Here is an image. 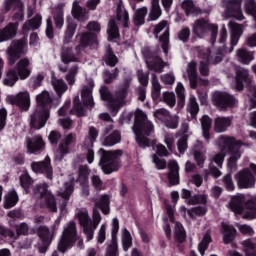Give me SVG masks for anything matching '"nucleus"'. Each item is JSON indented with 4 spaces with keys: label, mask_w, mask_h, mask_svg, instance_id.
I'll list each match as a JSON object with an SVG mask.
<instances>
[{
    "label": "nucleus",
    "mask_w": 256,
    "mask_h": 256,
    "mask_svg": "<svg viewBox=\"0 0 256 256\" xmlns=\"http://www.w3.org/2000/svg\"><path fill=\"white\" fill-rule=\"evenodd\" d=\"M12 12V21H15L14 23H19V21H23V19H25V4L22 7L13 10Z\"/></svg>",
    "instance_id": "69168bd1"
},
{
    "label": "nucleus",
    "mask_w": 256,
    "mask_h": 256,
    "mask_svg": "<svg viewBox=\"0 0 256 256\" xmlns=\"http://www.w3.org/2000/svg\"><path fill=\"white\" fill-rule=\"evenodd\" d=\"M153 115L155 119H158V121H161L162 123H165V121L171 117V113L165 108L156 110Z\"/></svg>",
    "instance_id": "e2e57ef3"
},
{
    "label": "nucleus",
    "mask_w": 256,
    "mask_h": 256,
    "mask_svg": "<svg viewBox=\"0 0 256 256\" xmlns=\"http://www.w3.org/2000/svg\"><path fill=\"white\" fill-rule=\"evenodd\" d=\"M77 73H79V66L74 65L69 70L65 76V79L68 85H75V77H77Z\"/></svg>",
    "instance_id": "052dcab7"
},
{
    "label": "nucleus",
    "mask_w": 256,
    "mask_h": 256,
    "mask_svg": "<svg viewBox=\"0 0 256 256\" xmlns=\"http://www.w3.org/2000/svg\"><path fill=\"white\" fill-rule=\"evenodd\" d=\"M48 187L47 184L37 185L34 188V194L36 197H40L43 207H46L52 213H57V201H55V196L48 190Z\"/></svg>",
    "instance_id": "1a4fd4ad"
},
{
    "label": "nucleus",
    "mask_w": 256,
    "mask_h": 256,
    "mask_svg": "<svg viewBox=\"0 0 256 256\" xmlns=\"http://www.w3.org/2000/svg\"><path fill=\"white\" fill-rule=\"evenodd\" d=\"M96 207H99L104 215H109V196L102 195L96 202Z\"/></svg>",
    "instance_id": "4d7b16f0"
},
{
    "label": "nucleus",
    "mask_w": 256,
    "mask_h": 256,
    "mask_svg": "<svg viewBox=\"0 0 256 256\" xmlns=\"http://www.w3.org/2000/svg\"><path fill=\"white\" fill-rule=\"evenodd\" d=\"M159 33H162L159 41L162 43L163 53L167 55V53H169V23H167V21L162 20L154 27V35L156 39L159 37Z\"/></svg>",
    "instance_id": "2eb2a0df"
},
{
    "label": "nucleus",
    "mask_w": 256,
    "mask_h": 256,
    "mask_svg": "<svg viewBox=\"0 0 256 256\" xmlns=\"http://www.w3.org/2000/svg\"><path fill=\"white\" fill-rule=\"evenodd\" d=\"M145 63L150 71H154L155 73H163V69L167 67V62L163 61L161 57L151 55L147 56L145 59Z\"/></svg>",
    "instance_id": "b1692460"
},
{
    "label": "nucleus",
    "mask_w": 256,
    "mask_h": 256,
    "mask_svg": "<svg viewBox=\"0 0 256 256\" xmlns=\"http://www.w3.org/2000/svg\"><path fill=\"white\" fill-rule=\"evenodd\" d=\"M31 168L34 173H44L48 179H53V168L49 156H46L42 162H33Z\"/></svg>",
    "instance_id": "6ab92c4d"
},
{
    "label": "nucleus",
    "mask_w": 256,
    "mask_h": 256,
    "mask_svg": "<svg viewBox=\"0 0 256 256\" xmlns=\"http://www.w3.org/2000/svg\"><path fill=\"white\" fill-rule=\"evenodd\" d=\"M14 70L18 74L21 81L29 79V77L31 76V60L29 58L20 59L17 62Z\"/></svg>",
    "instance_id": "4be33fe9"
},
{
    "label": "nucleus",
    "mask_w": 256,
    "mask_h": 256,
    "mask_svg": "<svg viewBox=\"0 0 256 256\" xmlns=\"http://www.w3.org/2000/svg\"><path fill=\"white\" fill-rule=\"evenodd\" d=\"M201 127H202V137L205 139L206 143H209L211 139V135L209 134V131L211 129V118L207 115H204L201 119Z\"/></svg>",
    "instance_id": "4c0bfd02"
},
{
    "label": "nucleus",
    "mask_w": 256,
    "mask_h": 256,
    "mask_svg": "<svg viewBox=\"0 0 256 256\" xmlns=\"http://www.w3.org/2000/svg\"><path fill=\"white\" fill-rule=\"evenodd\" d=\"M235 75V89H237V91H243V89H245V83H251L249 70L238 66L235 68Z\"/></svg>",
    "instance_id": "a211bd4d"
},
{
    "label": "nucleus",
    "mask_w": 256,
    "mask_h": 256,
    "mask_svg": "<svg viewBox=\"0 0 256 256\" xmlns=\"http://www.w3.org/2000/svg\"><path fill=\"white\" fill-rule=\"evenodd\" d=\"M222 229L223 241L225 245H229L237 236V229L227 222H222Z\"/></svg>",
    "instance_id": "7c9ffc66"
},
{
    "label": "nucleus",
    "mask_w": 256,
    "mask_h": 256,
    "mask_svg": "<svg viewBox=\"0 0 256 256\" xmlns=\"http://www.w3.org/2000/svg\"><path fill=\"white\" fill-rule=\"evenodd\" d=\"M242 246L246 256H256V245L253 240L248 239L242 242Z\"/></svg>",
    "instance_id": "5fc2aeb1"
},
{
    "label": "nucleus",
    "mask_w": 256,
    "mask_h": 256,
    "mask_svg": "<svg viewBox=\"0 0 256 256\" xmlns=\"http://www.w3.org/2000/svg\"><path fill=\"white\" fill-rule=\"evenodd\" d=\"M119 141H121V133L114 131L104 140L103 145L104 147H113V145H117Z\"/></svg>",
    "instance_id": "864d4df0"
},
{
    "label": "nucleus",
    "mask_w": 256,
    "mask_h": 256,
    "mask_svg": "<svg viewBox=\"0 0 256 256\" xmlns=\"http://www.w3.org/2000/svg\"><path fill=\"white\" fill-rule=\"evenodd\" d=\"M133 132L139 147L145 149L151 145L149 137H153L155 126H153V122L147 119V114L140 109L135 112Z\"/></svg>",
    "instance_id": "7ed1b4c3"
},
{
    "label": "nucleus",
    "mask_w": 256,
    "mask_h": 256,
    "mask_svg": "<svg viewBox=\"0 0 256 256\" xmlns=\"http://www.w3.org/2000/svg\"><path fill=\"white\" fill-rule=\"evenodd\" d=\"M118 249L117 240L113 238L111 244L106 249V256H119Z\"/></svg>",
    "instance_id": "338daca9"
},
{
    "label": "nucleus",
    "mask_w": 256,
    "mask_h": 256,
    "mask_svg": "<svg viewBox=\"0 0 256 256\" xmlns=\"http://www.w3.org/2000/svg\"><path fill=\"white\" fill-rule=\"evenodd\" d=\"M209 243H211V235L209 233H206L202 241L198 244V251L200 255H205V251L209 249Z\"/></svg>",
    "instance_id": "bf43d9fd"
},
{
    "label": "nucleus",
    "mask_w": 256,
    "mask_h": 256,
    "mask_svg": "<svg viewBox=\"0 0 256 256\" xmlns=\"http://www.w3.org/2000/svg\"><path fill=\"white\" fill-rule=\"evenodd\" d=\"M43 21V17L41 14H36L35 17L32 20L27 21L23 25V31H29L32 29V31H35L36 29H39L41 27V22Z\"/></svg>",
    "instance_id": "a19ab883"
},
{
    "label": "nucleus",
    "mask_w": 256,
    "mask_h": 256,
    "mask_svg": "<svg viewBox=\"0 0 256 256\" xmlns=\"http://www.w3.org/2000/svg\"><path fill=\"white\" fill-rule=\"evenodd\" d=\"M197 51L200 59V74L207 77L209 75V55H211V50L209 48L198 47Z\"/></svg>",
    "instance_id": "412c9836"
},
{
    "label": "nucleus",
    "mask_w": 256,
    "mask_h": 256,
    "mask_svg": "<svg viewBox=\"0 0 256 256\" xmlns=\"http://www.w3.org/2000/svg\"><path fill=\"white\" fill-rule=\"evenodd\" d=\"M19 201V196L17 195V192L14 190L8 192L5 196L4 200V208L5 209H11V207H15Z\"/></svg>",
    "instance_id": "37998d69"
},
{
    "label": "nucleus",
    "mask_w": 256,
    "mask_h": 256,
    "mask_svg": "<svg viewBox=\"0 0 256 256\" xmlns=\"http://www.w3.org/2000/svg\"><path fill=\"white\" fill-rule=\"evenodd\" d=\"M93 87H95V82L89 80L88 86L82 88L81 99L86 107H94L95 105V102H93Z\"/></svg>",
    "instance_id": "a878e982"
},
{
    "label": "nucleus",
    "mask_w": 256,
    "mask_h": 256,
    "mask_svg": "<svg viewBox=\"0 0 256 256\" xmlns=\"http://www.w3.org/2000/svg\"><path fill=\"white\" fill-rule=\"evenodd\" d=\"M147 7L143 6L140 9L135 10L134 16H133V21L134 25L141 26L143 23H145V17H147Z\"/></svg>",
    "instance_id": "c03bdc74"
},
{
    "label": "nucleus",
    "mask_w": 256,
    "mask_h": 256,
    "mask_svg": "<svg viewBox=\"0 0 256 256\" xmlns=\"http://www.w3.org/2000/svg\"><path fill=\"white\" fill-rule=\"evenodd\" d=\"M105 61L106 65H109L110 67H115V65H117V56L113 54V50H111V47L109 46L106 49Z\"/></svg>",
    "instance_id": "0e129e2a"
},
{
    "label": "nucleus",
    "mask_w": 256,
    "mask_h": 256,
    "mask_svg": "<svg viewBox=\"0 0 256 256\" xmlns=\"http://www.w3.org/2000/svg\"><path fill=\"white\" fill-rule=\"evenodd\" d=\"M163 101L169 107H175V103H177V100L175 98V93H173V92H164L163 93Z\"/></svg>",
    "instance_id": "774afa93"
},
{
    "label": "nucleus",
    "mask_w": 256,
    "mask_h": 256,
    "mask_svg": "<svg viewBox=\"0 0 256 256\" xmlns=\"http://www.w3.org/2000/svg\"><path fill=\"white\" fill-rule=\"evenodd\" d=\"M38 236L42 240V243H51V233L47 226H40L38 229Z\"/></svg>",
    "instance_id": "680f3d73"
},
{
    "label": "nucleus",
    "mask_w": 256,
    "mask_h": 256,
    "mask_svg": "<svg viewBox=\"0 0 256 256\" xmlns=\"http://www.w3.org/2000/svg\"><path fill=\"white\" fill-rule=\"evenodd\" d=\"M187 214L191 219H197V217H203L207 215V205L193 207L187 210Z\"/></svg>",
    "instance_id": "49530a36"
},
{
    "label": "nucleus",
    "mask_w": 256,
    "mask_h": 256,
    "mask_svg": "<svg viewBox=\"0 0 256 256\" xmlns=\"http://www.w3.org/2000/svg\"><path fill=\"white\" fill-rule=\"evenodd\" d=\"M231 127V118L218 116L214 120V131L216 133H225Z\"/></svg>",
    "instance_id": "473e14b6"
},
{
    "label": "nucleus",
    "mask_w": 256,
    "mask_h": 256,
    "mask_svg": "<svg viewBox=\"0 0 256 256\" xmlns=\"http://www.w3.org/2000/svg\"><path fill=\"white\" fill-rule=\"evenodd\" d=\"M161 15L162 11L161 6L159 5V0H152L151 10L148 14V21H157Z\"/></svg>",
    "instance_id": "ea45409f"
},
{
    "label": "nucleus",
    "mask_w": 256,
    "mask_h": 256,
    "mask_svg": "<svg viewBox=\"0 0 256 256\" xmlns=\"http://www.w3.org/2000/svg\"><path fill=\"white\" fill-rule=\"evenodd\" d=\"M241 3H243V0H224V19H229V17H235V19H237L238 21H243V19H245V16H243V11H241Z\"/></svg>",
    "instance_id": "ddd939ff"
},
{
    "label": "nucleus",
    "mask_w": 256,
    "mask_h": 256,
    "mask_svg": "<svg viewBox=\"0 0 256 256\" xmlns=\"http://www.w3.org/2000/svg\"><path fill=\"white\" fill-rule=\"evenodd\" d=\"M168 169L169 183H171L172 185H179V163H177V161L175 160H171L168 163Z\"/></svg>",
    "instance_id": "2f4dec72"
},
{
    "label": "nucleus",
    "mask_w": 256,
    "mask_h": 256,
    "mask_svg": "<svg viewBox=\"0 0 256 256\" xmlns=\"http://www.w3.org/2000/svg\"><path fill=\"white\" fill-rule=\"evenodd\" d=\"M212 103L220 111H225L229 107H235L237 100L227 92L216 91L212 95Z\"/></svg>",
    "instance_id": "f8f14e48"
},
{
    "label": "nucleus",
    "mask_w": 256,
    "mask_h": 256,
    "mask_svg": "<svg viewBox=\"0 0 256 256\" xmlns=\"http://www.w3.org/2000/svg\"><path fill=\"white\" fill-rule=\"evenodd\" d=\"M76 219H78L81 227H83V233L87 237V241H91L95 235V230L101 223V214L95 207L93 209L92 219L89 217V212L87 210H79L76 213Z\"/></svg>",
    "instance_id": "39448f33"
},
{
    "label": "nucleus",
    "mask_w": 256,
    "mask_h": 256,
    "mask_svg": "<svg viewBox=\"0 0 256 256\" xmlns=\"http://www.w3.org/2000/svg\"><path fill=\"white\" fill-rule=\"evenodd\" d=\"M79 101V96H76L73 100L74 106L71 113L72 115H76V117H85V115H87V111L84 110Z\"/></svg>",
    "instance_id": "3c124183"
},
{
    "label": "nucleus",
    "mask_w": 256,
    "mask_h": 256,
    "mask_svg": "<svg viewBox=\"0 0 256 256\" xmlns=\"http://www.w3.org/2000/svg\"><path fill=\"white\" fill-rule=\"evenodd\" d=\"M49 116V109L36 107L34 112L30 115V127L33 129H43L49 120Z\"/></svg>",
    "instance_id": "4468645a"
},
{
    "label": "nucleus",
    "mask_w": 256,
    "mask_h": 256,
    "mask_svg": "<svg viewBox=\"0 0 256 256\" xmlns=\"http://www.w3.org/2000/svg\"><path fill=\"white\" fill-rule=\"evenodd\" d=\"M36 107L40 109H48V111L53 107V96L49 91L44 90L40 94L36 95Z\"/></svg>",
    "instance_id": "c85d7f7f"
},
{
    "label": "nucleus",
    "mask_w": 256,
    "mask_h": 256,
    "mask_svg": "<svg viewBox=\"0 0 256 256\" xmlns=\"http://www.w3.org/2000/svg\"><path fill=\"white\" fill-rule=\"evenodd\" d=\"M122 245L124 251H129V248L133 245V238L131 237V233L126 228L122 233Z\"/></svg>",
    "instance_id": "13d9d810"
},
{
    "label": "nucleus",
    "mask_w": 256,
    "mask_h": 256,
    "mask_svg": "<svg viewBox=\"0 0 256 256\" xmlns=\"http://www.w3.org/2000/svg\"><path fill=\"white\" fill-rule=\"evenodd\" d=\"M75 141V135L68 134L65 136L64 140L60 144L59 152L56 154V159L61 161L63 159V155H66L69 151V145Z\"/></svg>",
    "instance_id": "72a5a7b5"
},
{
    "label": "nucleus",
    "mask_w": 256,
    "mask_h": 256,
    "mask_svg": "<svg viewBox=\"0 0 256 256\" xmlns=\"http://www.w3.org/2000/svg\"><path fill=\"white\" fill-rule=\"evenodd\" d=\"M17 29H19V23L10 22L4 28L0 29V43L9 41L17 35Z\"/></svg>",
    "instance_id": "bb28decb"
},
{
    "label": "nucleus",
    "mask_w": 256,
    "mask_h": 256,
    "mask_svg": "<svg viewBox=\"0 0 256 256\" xmlns=\"http://www.w3.org/2000/svg\"><path fill=\"white\" fill-rule=\"evenodd\" d=\"M192 31L196 37L200 38L205 37L211 31V43H215L217 41L219 27L216 24H210L205 19H198L194 22Z\"/></svg>",
    "instance_id": "6e6552de"
},
{
    "label": "nucleus",
    "mask_w": 256,
    "mask_h": 256,
    "mask_svg": "<svg viewBox=\"0 0 256 256\" xmlns=\"http://www.w3.org/2000/svg\"><path fill=\"white\" fill-rule=\"evenodd\" d=\"M6 53L9 65L17 63V61L21 59V55H25L27 53V40L12 41Z\"/></svg>",
    "instance_id": "9b49d317"
},
{
    "label": "nucleus",
    "mask_w": 256,
    "mask_h": 256,
    "mask_svg": "<svg viewBox=\"0 0 256 256\" xmlns=\"http://www.w3.org/2000/svg\"><path fill=\"white\" fill-rule=\"evenodd\" d=\"M98 155L100 157L98 165L101 167L105 175H111V173L119 171V167H121V161L119 158L121 155H123L121 150L107 151L103 148H100L98 150Z\"/></svg>",
    "instance_id": "423d86ee"
},
{
    "label": "nucleus",
    "mask_w": 256,
    "mask_h": 256,
    "mask_svg": "<svg viewBox=\"0 0 256 256\" xmlns=\"http://www.w3.org/2000/svg\"><path fill=\"white\" fill-rule=\"evenodd\" d=\"M24 5L25 4L22 0H4V13H9V11H16Z\"/></svg>",
    "instance_id": "09e8293b"
},
{
    "label": "nucleus",
    "mask_w": 256,
    "mask_h": 256,
    "mask_svg": "<svg viewBox=\"0 0 256 256\" xmlns=\"http://www.w3.org/2000/svg\"><path fill=\"white\" fill-rule=\"evenodd\" d=\"M174 237L180 243H183L187 238V234H185V228H183V224L176 222L174 227Z\"/></svg>",
    "instance_id": "603ef678"
},
{
    "label": "nucleus",
    "mask_w": 256,
    "mask_h": 256,
    "mask_svg": "<svg viewBox=\"0 0 256 256\" xmlns=\"http://www.w3.org/2000/svg\"><path fill=\"white\" fill-rule=\"evenodd\" d=\"M239 189H253L255 187V176L249 169H244L235 175Z\"/></svg>",
    "instance_id": "dca6fc26"
},
{
    "label": "nucleus",
    "mask_w": 256,
    "mask_h": 256,
    "mask_svg": "<svg viewBox=\"0 0 256 256\" xmlns=\"http://www.w3.org/2000/svg\"><path fill=\"white\" fill-rule=\"evenodd\" d=\"M187 77L192 89H197V63L190 62L187 66Z\"/></svg>",
    "instance_id": "c9c22d12"
},
{
    "label": "nucleus",
    "mask_w": 256,
    "mask_h": 256,
    "mask_svg": "<svg viewBox=\"0 0 256 256\" xmlns=\"http://www.w3.org/2000/svg\"><path fill=\"white\" fill-rule=\"evenodd\" d=\"M228 27L231 31V47L229 53H233L235 47H237V43H239V39H241V35H243V25L237 24L235 21H230Z\"/></svg>",
    "instance_id": "aec40b11"
},
{
    "label": "nucleus",
    "mask_w": 256,
    "mask_h": 256,
    "mask_svg": "<svg viewBox=\"0 0 256 256\" xmlns=\"http://www.w3.org/2000/svg\"><path fill=\"white\" fill-rule=\"evenodd\" d=\"M77 240V227L75 222H69L64 228L61 240L58 244V251L65 253Z\"/></svg>",
    "instance_id": "9d476101"
},
{
    "label": "nucleus",
    "mask_w": 256,
    "mask_h": 256,
    "mask_svg": "<svg viewBox=\"0 0 256 256\" xmlns=\"http://www.w3.org/2000/svg\"><path fill=\"white\" fill-rule=\"evenodd\" d=\"M187 111L190 113L191 117H196L197 113H199V103H197L195 96H190Z\"/></svg>",
    "instance_id": "6e6d98bb"
},
{
    "label": "nucleus",
    "mask_w": 256,
    "mask_h": 256,
    "mask_svg": "<svg viewBox=\"0 0 256 256\" xmlns=\"http://www.w3.org/2000/svg\"><path fill=\"white\" fill-rule=\"evenodd\" d=\"M107 33L109 41H113V39H117L119 37V28L117 27V23H115L114 19L109 21Z\"/></svg>",
    "instance_id": "8fccbe9b"
},
{
    "label": "nucleus",
    "mask_w": 256,
    "mask_h": 256,
    "mask_svg": "<svg viewBox=\"0 0 256 256\" xmlns=\"http://www.w3.org/2000/svg\"><path fill=\"white\" fill-rule=\"evenodd\" d=\"M72 15L74 19H77L78 21H87V19H89V14H87L85 9L80 7L79 2L77 1L73 2Z\"/></svg>",
    "instance_id": "e433bc0d"
},
{
    "label": "nucleus",
    "mask_w": 256,
    "mask_h": 256,
    "mask_svg": "<svg viewBox=\"0 0 256 256\" xmlns=\"http://www.w3.org/2000/svg\"><path fill=\"white\" fill-rule=\"evenodd\" d=\"M52 17L56 29H63V25H65V3H59L52 9Z\"/></svg>",
    "instance_id": "393cba45"
},
{
    "label": "nucleus",
    "mask_w": 256,
    "mask_h": 256,
    "mask_svg": "<svg viewBox=\"0 0 256 256\" xmlns=\"http://www.w3.org/2000/svg\"><path fill=\"white\" fill-rule=\"evenodd\" d=\"M236 59L239 63H242V65H250L255 57L253 53L249 52L247 49L240 48L236 50Z\"/></svg>",
    "instance_id": "f704fd0d"
},
{
    "label": "nucleus",
    "mask_w": 256,
    "mask_h": 256,
    "mask_svg": "<svg viewBox=\"0 0 256 256\" xmlns=\"http://www.w3.org/2000/svg\"><path fill=\"white\" fill-rule=\"evenodd\" d=\"M25 145L27 149V153H39V151H43L45 149V142H43V137L40 135H36L33 138H26Z\"/></svg>",
    "instance_id": "5701e85b"
},
{
    "label": "nucleus",
    "mask_w": 256,
    "mask_h": 256,
    "mask_svg": "<svg viewBox=\"0 0 256 256\" xmlns=\"http://www.w3.org/2000/svg\"><path fill=\"white\" fill-rule=\"evenodd\" d=\"M129 89V84H124L118 88L115 96H111V92H109V88L107 86H102L100 88V95L103 101H108V108L113 115H117L119 109L123 107V103L125 101V97H127V91Z\"/></svg>",
    "instance_id": "20e7f679"
},
{
    "label": "nucleus",
    "mask_w": 256,
    "mask_h": 256,
    "mask_svg": "<svg viewBox=\"0 0 256 256\" xmlns=\"http://www.w3.org/2000/svg\"><path fill=\"white\" fill-rule=\"evenodd\" d=\"M19 74L15 69H10L6 72V76L3 79V84L7 87H13L15 83L19 81Z\"/></svg>",
    "instance_id": "79ce46f5"
},
{
    "label": "nucleus",
    "mask_w": 256,
    "mask_h": 256,
    "mask_svg": "<svg viewBox=\"0 0 256 256\" xmlns=\"http://www.w3.org/2000/svg\"><path fill=\"white\" fill-rule=\"evenodd\" d=\"M117 20L122 21L123 27H129V13L125 10L123 2L120 1L116 10Z\"/></svg>",
    "instance_id": "58836bf2"
},
{
    "label": "nucleus",
    "mask_w": 256,
    "mask_h": 256,
    "mask_svg": "<svg viewBox=\"0 0 256 256\" xmlns=\"http://www.w3.org/2000/svg\"><path fill=\"white\" fill-rule=\"evenodd\" d=\"M245 205V195L238 194L233 196L229 207L235 215H242L243 219H255L256 218V198L254 200H250Z\"/></svg>",
    "instance_id": "0eeeda50"
},
{
    "label": "nucleus",
    "mask_w": 256,
    "mask_h": 256,
    "mask_svg": "<svg viewBox=\"0 0 256 256\" xmlns=\"http://www.w3.org/2000/svg\"><path fill=\"white\" fill-rule=\"evenodd\" d=\"M243 145V142L233 137L220 136L217 140V146L220 152L213 156L212 161L216 163L218 167H222L225 156L229 153L228 167L236 169L237 161L241 159V154L243 153L241 149Z\"/></svg>",
    "instance_id": "f03ea898"
},
{
    "label": "nucleus",
    "mask_w": 256,
    "mask_h": 256,
    "mask_svg": "<svg viewBox=\"0 0 256 256\" xmlns=\"http://www.w3.org/2000/svg\"><path fill=\"white\" fill-rule=\"evenodd\" d=\"M152 99L153 101H158L161 97V83H159V79L157 78V75H152Z\"/></svg>",
    "instance_id": "a18cd8bd"
},
{
    "label": "nucleus",
    "mask_w": 256,
    "mask_h": 256,
    "mask_svg": "<svg viewBox=\"0 0 256 256\" xmlns=\"http://www.w3.org/2000/svg\"><path fill=\"white\" fill-rule=\"evenodd\" d=\"M77 31V23L73 19H68L66 22V30L64 33V44L62 47L61 61L66 65L68 63H78L81 61V53L91 47L92 49H97L99 45V40H97V34L91 32H83L76 37H80L79 45L75 47L76 53L73 54V48L67 47V44L71 43V39L75 37V32Z\"/></svg>",
    "instance_id": "f257e3e1"
},
{
    "label": "nucleus",
    "mask_w": 256,
    "mask_h": 256,
    "mask_svg": "<svg viewBox=\"0 0 256 256\" xmlns=\"http://www.w3.org/2000/svg\"><path fill=\"white\" fill-rule=\"evenodd\" d=\"M51 85L58 96L57 103L54 105V107H57L59 103H61V98L65 93H67V90L69 89V86H67V83H65V80L63 79H57V78H52L51 80Z\"/></svg>",
    "instance_id": "cd10ccee"
},
{
    "label": "nucleus",
    "mask_w": 256,
    "mask_h": 256,
    "mask_svg": "<svg viewBox=\"0 0 256 256\" xmlns=\"http://www.w3.org/2000/svg\"><path fill=\"white\" fill-rule=\"evenodd\" d=\"M7 101L11 105H17L22 111H29V107H31L29 91L19 92L17 96H8Z\"/></svg>",
    "instance_id": "f3484780"
},
{
    "label": "nucleus",
    "mask_w": 256,
    "mask_h": 256,
    "mask_svg": "<svg viewBox=\"0 0 256 256\" xmlns=\"http://www.w3.org/2000/svg\"><path fill=\"white\" fill-rule=\"evenodd\" d=\"M73 191H75V187L73 186V181L66 182L63 188L58 191L60 197H62L63 202L60 205L61 211H64L65 207H67V202L69 201V197L73 195Z\"/></svg>",
    "instance_id": "c756f323"
},
{
    "label": "nucleus",
    "mask_w": 256,
    "mask_h": 256,
    "mask_svg": "<svg viewBox=\"0 0 256 256\" xmlns=\"http://www.w3.org/2000/svg\"><path fill=\"white\" fill-rule=\"evenodd\" d=\"M97 137H99V130L91 126L88 131V137L85 139L84 142L85 147H93L95 141H97Z\"/></svg>",
    "instance_id": "de8ad7c7"
}]
</instances>
